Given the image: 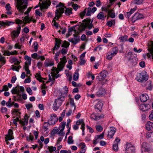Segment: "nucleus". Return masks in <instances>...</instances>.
Listing matches in <instances>:
<instances>
[{
	"mask_svg": "<svg viewBox=\"0 0 153 153\" xmlns=\"http://www.w3.org/2000/svg\"><path fill=\"white\" fill-rule=\"evenodd\" d=\"M26 91L30 95H31L32 94V91L30 87H27V88Z\"/></svg>",
	"mask_w": 153,
	"mask_h": 153,
	"instance_id": "57",
	"label": "nucleus"
},
{
	"mask_svg": "<svg viewBox=\"0 0 153 153\" xmlns=\"http://www.w3.org/2000/svg\"><path fill=\"white\" fill-rule=\"evenodd\" d=\"M27 0H17L16 7L19 12L23 14L25 10L27 7Z\"/></svg>",
	"mask_w": 153,
	"mask_h": 153,
	"instance_id": "2",
	"label": "nucleus"
},
{
	"mask_svg": "<svg viewBox=\"0 0 153 153\" xmlns=\"http://www.w3.org/2000/svg\"><path fill=\"white\" fill-rule=\"evenodd\" d=\"M65 100L64 97H59L55 100L53 106V109L54 111H57L61 105L62 102Z\"/></svg>",
	"mask_w": 153,
	"mask_h": 153,
	"instance_id": "3",
	"label": "nucleus"
},
{
	"mask_svg": "<svg viewBox=\"0 0 153 153\" xmlns=\"http://www.w3.org/2000/svg\"><path fill=\"white\" fill-rule=\"evenodd\" d=\"M37 77V79L40 82H42V78L41 77L40 75L39 74H36V75L35 76V77Z\"/></svg>",
	"mask_w": 153,
	"mask_h": 153,
	"instance_id": "53",
	"label": "nucleus"
},
{
	"mask_svg": "<svg viewBox=\"0 0 153 153\" xmlns=\"http://www.w3.org/2000/svg\"><path fill=\"white\" fill-rule=\"evenodd\" d=\"M29 117L27 115L25 114L24 117V121L20 120H19V123L23 126L27 125L28 123V118Z\"/></svg>",
	"mask_w": 153,
	"mask_h": 153,
	"instance_id": "25",
	"label": "nucleus"
},
{
	"mask_svg": "<svg viewBox=\"0 0 153 153\" xmlns=\"http://www.w3.org/2000/svg\"><path fill=\"white\" fill-rule=\"evenodd\" d=\"M118 51V48L117 47H115L113 51V52L107 55V59L109 60H111L113 57L117 54Z\"/></svg>",
	"mask_w": 153,
	"mask_h": 153,
	"instance_id": "17",
	"label": "nucleus"
},
{
	"mask_svg": "<svg viewBox=\"0 0 153 153\" xmlns=\"http://www.w3.org/2000/svg\"><path fill=\"white\" fill-rule=\"evenodd\" d=\"M128 37L126 35H124V36H121L119 38L121 42L126 41L128 40Z\"/></svg>",
	"mask_w": 153,
	"mask_h": 153,
	"instance_id": "37",
	"label": "nucleus"
},
{
	"mask_svg": "<svg viewBox=\"0 0 153 153\" xmlns=\"http://www.w3.org/2000/svg\"><path fill=\"white\" fill-rule=\"evenodd\" d=\"M87 10V8H85L84 11L81 12L80 13V16L81 17H82V19L83 18V16L85 15L86 14Z\"/></svg>",
	"mask_w": 153,
	"mask_h": 153,
	"instance_id": "58",
	"label": "nucleus"
},
{
	"mask_svg": "<svg viewBox=\"0 0 153 153\" xmlns=\"http://www.w3.org/2000/svg\"><path fill=\"white\" fill-rule=\"evenodd\" d=\"M83 22L85 23L84 25L89 29H91L93 27H94V25L92 24L93 21L91 22V19H84Z\"/></svg>",
	"mask_w": 153,
	"mask_h": 153,
	"instance_id": "14",
	"label": "nucleus"
},
{
	"mask_svg": "<svg viewBox=\"0 0 153 153\" xmlns=\"http://www.w3.org/2000/svg\"><path fill=\"white\" fill-rule=\"evenodd\" d=\"M87 27L84 25V23H82L80 26V29L81 31L84 30Z\"/></svg>",
	"mask_w": 153,
	"mask_h": 153,
	"instance_id": "62",
	"label": "nucleus"
},
{
	"mask_svg": "<svg viewBox=\"0 0 153 153\" xmlns=\"http://www.w3.org/2000/svg\"><path fill=\"white\" fill-rule=\"evenodd\" d=\"M51 122L50 124L54 125L56 122L58 120V118L54 114H52L50 115Z\"/></svg>",
	"mask_w": 153,
	"mask_h": 153,
	"instance_id": "23",
	"label": "nucleus"
},
{
	"mask_svg": "<svg viewBox=\"0 0 153 153\" xmlns=\"http://www.w3.org/2000/svg\"><path fill=\"white\" fill-rule=\"evenodd\" d=\"M97 130L98 131H101L102 130V128L101 126L98 125L96 126Z\"/></svg>",
	"mask_w": 153,
	"mask_h": 153,
	"instance_id": "59",
	"label": "nucleus"
},
{
	"mask_svg": "<svg viewBox=\"0 0 153 153\" xmlns=\"http://www.w3.org/2000/svg\"><path fill=\"white\" fill-rule=\"evenodd\" d=\"M151 149V146L149 144L146 142L143 143L141 149L142 153H145L146 152H149Z\"/></svg>",
	"mask_w": 153,
	"mask_h": 153,
	"instance_id": "6",
	"label": "nucleus"
},
{
	"mask_svg": "<svg viewBox=\"0 0 153 153\" xmlns=\"http://www.w3.org/2000/svg\"><path fill=\"white\" fill-rule=\"evenodd\" d=\"M144 0H133L134 4L137 5H140L142 4Z\"/></svg>",
	"mask_w": 153,
	"mask_h": 153,
	"instance_id": "41",
	"label": "nucleus"
},
{
	"mask_svg": "<svg viewBox=\"0 0 153 153\" xmlns=\"http://www.w3.org/2000/svg\"><path fill=\"white\" fill-rule=\"evenodd\" d=\"M107 74V72L106 71H103L98 75L96 79L99 81H102L106 78Z\"/></svg>",
	"mask_w": 153,
	"mask_h": 153,
	"instance_id": "12",
	"label": "nucleus"
},
{
	"mask_svg": "<svg viewBox=\"0 0 153 153\" xmlns=\"http://www.w3.org/2000/svg\"><path fill=\"white\" fill-rule=\"evenodd\" d=\"M148 50L149 53H147V56L148 58H150L151 56L153 59V43L152 42L148 48Z\"/></svg>",
	"mask_w": 153,
	"mask_h": 153,
	"instance_id": "20",
	"label": "nucleus"
},
{
	"mask_svg": "<svg viewBox=\"0 0 153 153\" xmlns=\"http://www.w3.org/2000/svg\"><path fill=\"white\" fill-rule=\"evenodd\" d=\"M115 25V20L112 19L111 21H108L106 23V25L109 27H111L112 25Z\"/></svg>",
	"mask_w": 153,
	"mask_h": 153,
	"instance_id": "36",
	"label": "nucleus"
},
{
	"mask_svg": "<svg viewBox=\"0 0 153 153\" xmlns=\"http://www.w3.org/2000/svg\"><path fill=\"white\" fill-rule=\"evenodd\" d=\"M61 53L63 55L66 54L68 52V50L64 48H62L61 51H60Z\"/></svg>",
	"mask_w": 153,
	"mask_h": 153,
	"instance_id": "56",
	"label": "nucleus"
},
{
	"mask_svg": "<svg viewBox=\"0 0 153 153\" xmlns=\"http://www.w3.org/2000/svg\"><path fill=\"white\" fill-rule=\"evenodd\" d=\"M60 93L59 97H64V99L68 92V89L67 87L65 86L62 89L59 90Z\"/></svg>",
	"mask_w": 153,
	"mask_h": 153,
	"instance_id": "15",
	"label": "nucleus"
},
{
	"mask_svg": "<svg viewBox=\"0 0 153 153\" xmlns=\"http://www.w3.org/2000/svg\"><path fill=\"white\" fill-rule=\"evenodd\" d=\"M21 27L19 26L17 28L16 30H13L11 33V36L14 39L18 37L20 33Z\"/></svg>",
	"mask_w": 153,
	"mask_h": 153,
	"instance_id": "11",
	"label": "nucleus"
},
{
	"mask_svg": "<svg viewBox=\"0 0 153 153\" xmlns=\"http://www.w3.org/2000/svg\"><path fill=\"white\" fill-rule=\"evenodd\" d=\"M97 18L99 19L103 20L105 19L106 16L104 15V13L103 12H100L97 16Z\"/></svg>",
	"mask_w": 153,
	"mask_h": 153,
	"instance_id": "31",
	"label": "nucleus"
},
{
	"mask_svg": "<svg viewBox=\"0 0 153 153\" xmlns=\"http://www.w3.org/2000/svg\"><path fill=\"white\" fill-rule=\"evenodd\" d=\"M20 88V90H19V89L17 88V87H15V89H16V90L17 91V93L16 94L20 96V99H21V95L20 94V91L23 92L24 91V88L23 87V86H20L19 87Z\"/></svg>",
	"mask_w": 153,
	"mask_h": 153,
	"instance_id": "32",
	"label": "nucleus"
},
{
	"mask_svg": "<svg viewBox=\"0 0 153 153\" xmlns=\"http://www.w3.org/2000/svg\"><path fill=\"white\" fill-rule=\"evenodd\" d=\"M73 141L72 139V137L71 136L68 137V144H71L73 143Z\"/></svg>",
	"mask_w": 153,
	"mask_h": 153,
	"instance_id": "51",
	"label": "nucleus"
},
{
	"mask_svg": "<svg viewBox=\"0 0 153 153\" xmlns=\"http://www.w3.org/2000/svg\"><path fill=\"white\" fill-rule=\"evenodd\" d=\"M66 124V122H63V123H61V131H63V130L65 128Z\"/></svg>",
	"mask_w": 153,
	"mask_h": 153,
	"instance_id": "54",
	"label": "nucleus"
},
{
	"mask_svg": "<svg viewBox=\"0 0 153 153\" xmlns=\"http://www.w3.org/2000/svg\"><path fill=\"white\" fill-rule=\"evenodd\" d=\"M40 2L39 3L40 4L41 8L42 9H47L48 7L50 6L51 2L49 0H40Z\"/></svg>",
	"mask_w": 153,
	"mask_h": 153,
	"instance_id": "5",
	"label": "nucleus"
},
{
	"mask_svg": "<svg viewBox=\"0 0 153 153\" xmlns=\"http://www.w3.org/2000/svg\"><path fill=\"white\" fill-rule=\"evenodd\" d=\"M106 93V91L104 88L102 87L99 88L98 91L96 92V95L99 97H101L105 95Z\"/></svg>",
	"mask_w": 153,
	"mask_h": 153,
	"instance_id": "16",
	"label": "nucleus"
},
{
	"mask_svg": "<svg viewBox=\"0 0 153 153\" xmlns=\"http://www.w3.org/2000/svg\"><path fill=\"white\" fill-rule=\"evenodd\" d=\"M45 66L46 67L51 66L54 65V62L53 61H49L47 62H45L44 63Z\"/></svg>",
	"mask_w": 153,
	"mask_h": 153,
	"instance_id": "38",
	"label": "nucleus"
},
{
	"mask_svg": "<svg viewBox=\"0 0 153 153\" xmlns=\"http://www.w3.org/2000/svg\"><path fill=\"white\" fill-rule=\"evenodd\" d=\"M79 77V74L78 72H75L73 75V80L74 81L78 80Z\"/></svg>",
	"mask_w": 153,
	"mask_h": 153,
	"instance_id": "40",
	"label": "nucleus"
},
{
	"mask_svg": "<svg viewBox=\"0 0 153 153\" xmlns=\"http://www.w3.org/2000/svg\"><path fill=\"white\" fill-rule=\"evenodd\" d=\"M150 105L149 104H142L140 105L139 109L143 111H145L150 109Z\"/></svg>",
	"mask_w": 153,
	"mask_h": 153,
	"instance_id": "19",
	"label": "nucleus"
},
{
	"mask_svg": "<svg viewBox=\"0 0 153 153\" xmlns=\"http://www.w3.org/2000/svg\"><path fill=\"white\" fill-rule=\"evenodd\" d=\"M55 44L54 46V49H56L57 50L60 47V44L62 42V40L57 38L55 39Z\"/></svg>",
	"mask_w": 153,
	"mask_h": 153,
	"instance_id": "26",
	"label": "nucleus"
},
{
	"mask_svg": "<svg viewBox=\"0 0 153 153\" xmlns=\"http://www.w3.org/2000/svg\"><path fill=\"white\" fill-rule=\"evenodd\" d=\"M91 118L94 120H99L100 119L99 115L96 116L94 114H91Z\"/></svg>",
	"mask_w": 153,
	"mask_h": 153,
	"instance_id": "43",
	"label": "nucleus"
},
{
	"mask_svg": "<svg viewBox=\"0 0 153 153\" xmlns=\"http://www.w3.org/2000/svg\"><path fill=\"white\" fill-rule=\"evenodd\" d=\"M48 148L49 150V151L50 152V153H52V152L55 151L56 150V147L52 146H48Z\"/></svg>",
	"mask_w": 153,
	"mask_h": 153,
	"instance_id": "48",
	"label": "nucleus"
},
{
	"mask_svg": "<svg viewBox=\"0 0 153 153\" xmlns=\"http://www.w3.org/2000/svg\"><path fill=\"white\" fill-rule=\"evenodd\" d=\"M64 12V9L63 8H59L57 9L55 11V17L52 21L53 23L55 20L58 19L59 17Z\"/></svg>",
	"mask_w": 153,
	"mask_h": 153,
	"instance_id": "8",
	"label": "nucleus"
},
{
	"mask_svg": "<svg viewBox=\"0 0 153 153\" xmlns=\"http://www.w3.org/2000/svg\"><path fill=\"white\" fill-rule=\"evenodd\" d=\"M104 132H103L100 135L95 136V140L93 141V143L96 144L98 142L99 140L103 139L104 136Z\"/></svg>",
	"mask_w": 153,
	"mask_h": 153,
	"instance_id": "21",
	"label": "nucleus"
},
{
	"mask_svg": "<svg viewBox=\"0 0 153 153\" xmlns=\"http://www.w3.org/2000/svg\"><path fill=\"white\" fill-rule=\"evenodd\" d=\"M14 24V22H1V25L2 26L7 25L8 26Z\"/></svg>",
	"mask_w": 153,
	"mask_h": 153,
	"instance_id": "34",
	"label": "nucleus"
},
{
	"mask_svg": "<svg viewBox=\"0 0 153 153\" xmlns=\"http://www.w3.org/2000/svg\"><path fill=\"white\" fill-rule=\"evenodd\" d=\"M140 99L142 102H145L149 99V97L147 94H145L141 95L140 96Z\"/></svg>",
	"mask_w": 153,
	"mask_h": 153,
	"instance_id": "27",
	"label": "nucleus"
},
{
	"mask_svg": "<svg viewBox=\"0 0 153 153\" xmlns=\"http://www.w3.org/2000/svg\"><path fill=\"white\" fill-rule=\"evenodd\" d=\"M69 45L70 44L68 42L66 41H64V42L61 47H64L66 48L68 47Z\"/></svg>",
	"mask_w": 153,
	"mask_h": 153,
	"instance_id": "45",
	"label": "nucleus"
},
{
	"mask_svg": "<svg viewBox=\"0 0 153 153\" xmlns=\"http://www.w3.org/2000/svg\"><path fill=\"white\" fill-rule=\"evenodd\" d=\"M113 11V9H111L108 13V15L112 18H114L115 17V13Z\"/></svg>",
	"mask_w": 153,
	"mask_h": 153,
	"instance_id": "33",
	"label": "nucleus"
},
{
	"mask_svg": "<svg viewBox=\"0 0 153 153\" xmlns=\"http://www.w3.org/2000/svg\"><path fill=\"white\" fill-rule=\"evenodd\" d=\"M116 131V129L115 128L111 127L108 131V137L109 138H112Z\"/></svg>",
	"mask_w": 153,
	"mask_h": 153,
	"instance_id": "22",
	"label": "nucleus"
},
{
	"mask_svg": "<svg viewBox=\"0 0 153 153\" xmlns=\"http://www.w3.org/2000/svg\"><path fill=\"white\" fill-rule=\"evenodd\" d=\"M87 13L86 14V15L87 16H91V8L90 7H88L87 9Z\"/></svg>",
	"mask_w": 153,
	"mask_h": 153,
	"instance_id": "55",
	"label": "nucleus"
},
{
	"mask_svg": "<svg viewBox=\"0 0 153 153\" xmlns=\"http://www.w3.org/2000/svg\"><path fill=\"white\" fill-rule=\"evenodd\" d=\"M144 18V16L142 14L139 13H136L132 17L131 21L133 23H134L136 21L143 19Z\"/></svg>",
	"mask_w": 153,
	"mask_h": 153,
	"instance_id": "10",
	"label": "nucleus"
},
{
	"mask_svg": "<svg viewBox=\"0 0 153 153\" xmlns=\"http://www.w3.org/2000/svg\"><path fill=\"white\" fill-rule=\"evenodd\" d=\"M72 8H67L65 10V13L67 15H70L71 14H72Z\"/></svg>",
	"mask_w": 153,
	"mask_h": 153,
	"instance_id": "39",
	"label": "nucleus"
},
{
	"mask_svg": "<svg viewBox=\"0 0 153 153\" xmlns=\"http://www.w3.org/2000/svg\"><path fill=\"white\" fill-rule=\"evenodd\" d=\"M132 14L131 12H128L126 13L125 14V16L127 18H128L131 16V15Z\"/></svg>",
	"mask_w": 153,
	"mask_h": 153,
	"instance_id": "64",
	"label": "nucleus"
},
{
	"mask_svg": "<svg viewBox=\"0 0 153 153\" xmlns=\"http://www.w3.org/2000/svg\"><path fill=\"white\" fill-rule=\"evenodd\" d=\"M120 140L119 138L117 137L114 141L113 145V149L114 151H117L118 149V143L120 142Z\"/></svg>",
	"mask_w": 153,
	"mask_h": 153,
	"instance_id": "24",
	"label": "nucleus"
},
{
	"mask_svg": "<svg viewBox=\"0 0 153 153\" xmlns=\"http://www.w3.org/2000/svg\"><path fill=\"white\" fill-rule=\"evenodd\" d=\"M0 62H1L3 64L2 65L4 64L6 62V60L5 59V57L3 56H0Z\"/></svg>",
	"mask_w": 153,
	"mask_h": 153,
	"instance_id": "52",
	"label": "nucleus"
},
{
	"mask_svg": "<svg viewBox=\"0 0 153 153\" xmlns=\"http://www.w3.org/2000/svg\"><path fill=\"white\" fill-rule=\"evenodd\" d=\"M83 124H85L83 120L82 119H80L77 121L76 122V125H77L78 126L80 125V124L81 125Z\"/></svg>",
	"mask_w": 153,
	"mask_h": 153,
	"instance_id": "47",
	"label": "nucleus"
},
{
	"mask_svg": "<svg viewBox=\"0 0 153 153\" xmlns=\"http://www.w3.org/2000/svg\"><path fill=\"white\" fill-rule=\"evenodd\" d=\"M13 131L11 129H9L8 131V134L5 135V137L8 138L9 140H11L13 139Z\"/></svg>",
	"mask_w": 153,
	"mask_h": 153,
	"instance_id": "29",
	"label": "nucleus"
},
{
	"mask_svg": "<svg viewBox=\"0 0 153 153\" xmlns=\"http://www.w3.org/2000/svg\"><path fill=\"white\" fill-rule=\"evenodd\" d=\"M102 106V104L100 101H97L95 106V109L97 111H100Z\"/></svg>",
	"mask_w": 153,
	"mask_h": 153,
	"instance_id": "28",
	"label": "nucleus"
},
{
	"mask_svg": "<svg viewBox=\"0 0 153 153\" xmlns=\"http://www.w3.org/2000/svg\"><path fill=\"white\" fill-rule=\"evenodd\" d=\"M32 8V7H29L27 10L24 13L25 14L27 15V16L24 17V20H25L26 22L29 23L32 21V20L31 19H30L28 17V13L30 12Z\"/></svg>",
	"mask_w": 153,
	"mask_h": 153,
	"instance_id": "18",
	"label": "nucleus"
},
{
	"mask_svg": "<svg viewBox=\"0 0 153 153\" xmlns=\"http://www.w3.org/2000/svg\"><path fill=\"white\" fill-rule=\"evenodd\" d=\"M136 54H134V57L131 56L129 58L128 61L131 65L134 66L137 64V59L136 58Z\"/></svg>",
	"mask_w": 153,
	"mask_h": 153,
	"instance_id": "13",
	"label": "nucleus"
},
{
	"mask_svg": "<svg viewBox=\"0 0 153 153\" xmlns=\"http://www.w3.org/2000/svg\"><path fill=\"white\" fill-rule=\"evenodd\" d=\"M71 3L72 4V7L74 9L75 11L77 10L79 7L78 5L77 4H74L73 2H71Z\"/></svg>",
	"mask_w": 153,
	"mask_h": 153,
	"instance_id": "46",
	"label": "nucleus"
},
{
	"mask_svg": "<svg viewBox=\"0 0 153 153\" xmlns=\"http://www.w3.org/2000/svg\"><path fill=\"white\" fill-rule=\"evenodd\" d=\"M135 151V147L130 143H127L125 149L126 153H133Z\"/></svg>",
	"mask_w": 153,
	"mask_h": 153,
	"instance_id": "7",
	"label": "nucleus"
},
{
	"mask_svg": "<svg viewBox=\"0 0 153 153\" xmlns=\"http://www.w3.org/2000/svg\"><path fill=\"white\" fill-rule=\"evenodd\" d=\"M58 131V130L57 128L55 127L52 131L51 133L53 134H55L57 133Z\"/></svg>",
	"mask_w": 153,
	"mask_h": 153,
	"instance_id": "63",
	"label": "nucleus"
},
{
	"mask_svg": "<svg viewBox=\"0 0 153 153\" xmlns=\"http://www.w3.org/2000/svg\"><path fill=\"white\" fill-rule=\"evenodd\" d=\"M25 59L26 60L28 61V62L27 63H28V64L30 65L31 64V60L30 57L27 55H26L25 57Z\"/></svg>",
	"mask_w": 153,
	"mask_h": 153,
	"instance_id": "49",
	"label": "nucleus"
},
{
	"mask_svg": "<svg viewBox=\"0 0 153 153\" xmlns=\"http://www.w3.org/2000/svg\"><path fill=\"white\" fill-rule=\"evenodd\" d=\"M148 79V75L145 71H143L141 73L137 74L136 79L138 82H142L143 80L147 81Z\"/></svg>",
	"mask_w": 153,
	"mask_h": 153,
	"instance_id": "4",
	"label": "nucleus"
},
{
	"mask_svg": "<svg viewBox=\"0 0 153 153\" xmlns=\"http://www.w3.org/2000/svg\"><path fill=\"white\" fill-rule=\"evenodd\" d=\"M20 120L19 117H16L15 119H14L13 120V123L16 126L17 125V122L18 121H19Z\"/></svg>",
	"mask_w": 153,
	"mask_h": 153,
	"instance_id": "61",
	"label": "nucleus"
},
{
	"mask_svg": "<svg viewBox=\"0 0 153 153\" xmlns=\"http://www.w3.org/2000/svg\"><path fill=\"white\" fill-rule=\"evenodd\" d=\"M70 103L71 105L74 106V109H75L76 108V106L75 105V103L74 102V100L73 99L70 98Z\"/></svg>",
	"mask_w": 153,
	"mask_h": 153,
	"instance_id": "50",
	"label": "nucleus"
},
{
	"mask_svg": "<svg viewBox=\"0 0 153 153\" xmlns=\"http://www.w3.org/2000/svg\"><path fill=\"white\" fill-rule=\"evenodd\" d=\"M146 137L148 138H153V132L147 133Z\"/></svg>",
	"mask_w": 153,
	"mask_h": 153,
	"instance_id": "44",
	"label": "nucleus"
},
{
	"mask_svg": "<svg viewBox=\"0 0 153 153\" xmlns=\"http://www.w3.org/2000/svg\"><path fill=\"white\" fill-rule=\"evenodd\" d=\"M60 59L61 60L58 65V69H56V68L53 67L52 69V71L53 72L51 74H54L55 73L58 74L59 71H62L65 65L67 62L66 57L65 56H64L62 59Z\"/></svg>",
	"mask_w": 153,
	"mask_h": 153,
	"instance_id": "1",
	"label": "nucleus"
},
{
	"mask_svg": "<svg viewBox=\"0 0 153 153\" xmlns=\"http://www.w3.org/2000/svg\"><path fill=\"white\" fill-rule=\"evenodd\" d=\"M147 87L146 88V89L149 90H151L153 88V85L152 84V82L151 81H148L147 83Z\"/></svg>",
	"mask_w": 153,
	"mask_h": 153,
	"instance_id": "35",
	"label": "nucleus"
},
{
	"mask_svg": "<svg viewBox=\"0 0 153 153\" xmlns=\"http://www.w3.org/2000/svg\"><path fill=\"white\" fill-rule=\"evenodd\" d=\"M146 127L147 130L148 131L151 130V128H153V123L150 121H148L146 125Z\"/></svg>",
	"mask_w": 153,
	"mask_h": 153,
	"instance_id": "30",
	"label": "nucleus"
},
{
	"mask_svg": "<svg viewBox=\"0 0 153 153\" xmlns=\"http://www.w3.org/2000/svg\"><path fill=\"white\" fill-rule=\"evenodd\" d=\"M73 36L74 38H69L68 40L69 42L72 43L74 45H75L79 42V37L76 33L74 34Z\"/></svg>",
	"mask_w": 153,
	"mask_h": 153,
	"instance_id": "9",
	"label": "nucleus"
},
{
	"mask_svg": "<svg viewBox=\"0 0 153 153\" xmlns=\"http://www.w3.org/2000/svg\"><path fill=\"white\" fill-rule=\"evenodd\" d=\"M4 55L5 56H10V52L9 51L4 50L2 51Z\"/></svg>",
	"mask_w": 153,
	"mask_h": 153,
	"instance_id": "60",
	"label": "nucleus"
},
{
	"mask_svg": "<svg viewBox=\"0 0 153 153\" xmlns=\"http://www.w3.org/2000/svg\"><path fill=\"white\" fill-rule=\"evenodd\" d=\"M49 126V123L48 122H45L44 123L43 125V129L45 131H46V133L48 132L47 129H48V127Z\"/></svg>",
	"mask_w": 153,
	"mask_h": 153,
	"instance_id": "42",
	"label": "nucleus"
}]
</instances>
